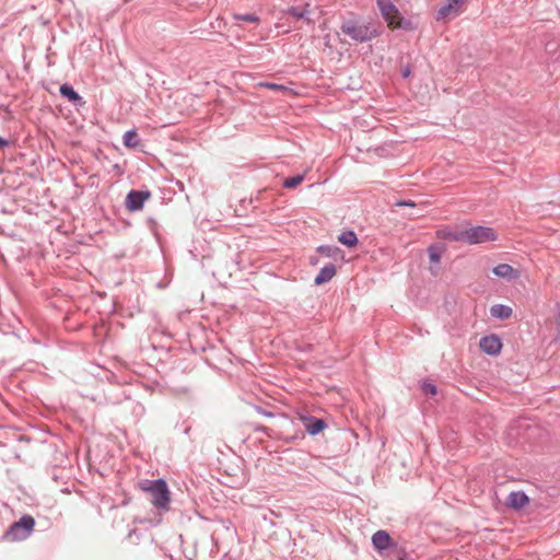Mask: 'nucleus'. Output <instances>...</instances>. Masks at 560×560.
Wrapping results in <instances>:
<instances>
[{
    "label": "nucleus",
    "mask_w": 560,
    "mask_h": 560,
    "mask_svg": "<svg viewBox=\"0 0 560 560\" xmlns=\"http://www.w3.org/2000/svg\"><path fill=\"white\" fill-rule=\"evenodd\" d=\"M139 488L147 494L148 500L160 512V515L170 510L171 492L167 482L163 478L142 480L139 482ZM160 523L161 516L154 522H150L151 525Z\"/></svg>",
    "instance_id": "f257e3e1"
},
{
    "label": "nucleus",
    "mask_w": 560,
    "mask_h": 560,
    "mask_svg": "<svg viewBox=\"0 0 560 560\" xmlns=\"http://www.w3.org/2000/svg\"><path fill=\"white\" fill-rule=\"evenodd\" d=\"M341 32L357 43H368L381 35V31L373 22H365L360 18L342 21Z\"/></svg>",
    "instance_id": "f03ea898"
},
{
    "label": "nucleus",
    "mask_w": 560,
    "mask_h": 560,
    "mask_svg": "<svg viewBox=\"0 0 560 560\" xmlns=\"http://www.w3.org/2000/svg\"><path fill=\"white\" fill-rule=\"evenodd\" d=\"M35 524V518L32 515L24 514L4 530L1 539L11 542L25 540L34 532Z\"/></svg>",
    "instance_id": "7ed1b4c3"
},
{
    "label": "nucleus",
    "mask_w": 560,
    "mask_h": 560,
    "mask_svg": "<svg viewBox=\"0 0 560 560\" xmlns=\"http://www.w3.org/2000/svg\"><path fill=\"white\" fill-rule=\"evenodd\" d=\"M465 243L483 244L498 240V233L490 226L477 225L464 229Z\"/></svg>",
    "instance_id": "20e7f679"
},
{
    "label": "nucleus",
    "mask_w": 560,
    "mask_h": 560,
    "mask_svg": "<svg viewBox=\"0 0 560 560\" xmlns=\"http://www.w3.org/2000/svg\"><path fill=\"white\" fill-rule=\"evenodd\" d=\"M150 198L149 189H131L125 198V207L129 212H138L143 209L145 201Z\"/></svg>",
    "instance_id": "39448f33"
},
{
    "label": "nucleus",
    "mask_w": 560,
    "mask_h": 560,
    "mask_svg": "<svg viewBox=\"0 0 560 560\" xmlns=\"http://www.w3.org/2000/svg\"><path fill=\"white\" fill-rule=\"evenodd\" d=\"M372 546L376 550V552L381 556H386V553L393 549L395 540L387 530L380 529L372 535Z\"/></svg>",
    "instance_id": "423d86ee"
},
{
    "label": "nucleus",
    "mask_w": 560,
    "mask_h": 560,
    "mask_svg": "<svg viewBox=\"0 0 560 560\" xmlns=\"http://www.w3.org/2000/svg\"><path fill=\"white\" fill-rule=\"evenodd\" d=\"M390 560H417L412 546L407 541H396L386 556Z\"/></svg>",
    "instance_id": "0eeeda50"
},
{
    "label": "nucleus",
    "mask_w": 560,
    "mask_h": 560,
    "mask_svg": "<svg viewBox=\"0 0 560 560\" xmlns=\"http://www.w3.org/2000/svg\"><path fill=\"white\" fill-rule=\"evenodd\" d=\"M479 348L483 353L497 357L502 351L503 342L497 334H490L480 338Z\"/></svg>",
    "instance_id": "6e6552de"
},
{
    "label": "nucleus",
    "mask_w": 560,
    "mask_h": 560,
    "mask_svg": "<svg viewBox=\"0 0 560 560\" xmlns=\"http://www.w3.org/2000/svg\"><path fill=\"white\" fill-rule=\"evenodd\" d=\"M465 1L466 0H446V2L435 11V20L445 21L458 15Z\"/></svg>",
    "instance_id": "1a4fd4ad"
},
{
    "label": "nucleus",
    "mask_w": 560,
    "mask_h": 560,
    "mask_svg": "<svg viewBox=\"0 0 560 560\" xmlns=\"http://www.w3.org/2000/svg\"><path fill=\"white\" fill-rule=\"evenodd\" d=\"M300 420L302 421L304 425V433L315 436L323 432L327 427L328 423L323 418H317L311 415H300Z\"/></svg>",
    "instance_id": "9d476101"
},
{
    "label": "nucleus",
    "mask_w": 560,
    "mask_h": 560,
    "mask_svg": "<svg viewBox=\"0 0 560 560\" xmlns=\"http://www.w3.org/2000/svg\"><path fill=\"white\" fill-rule=\"evenodd\" d=\"M492 273L501 279L512 282L521 277L520 270L515 269L509 264H499L492 268Z\"/></svg>",
    "instance_id": "9b49d317"
},
{
    "label": "nucleus",
    "mask_w": 560,
    "mask_h": 560,
    "mask_svg": "<svg viewBox=\"0 0 560 560\" xmlns=\"http://www.w3.org/2000/svg\"><path fill=\"white\" fill-rule=\"evenodd\" d=\"M59 93L63 98L68 100L75 107H83L86 103L70 83L61 84L59 88Z\"/></svg>",
    "instance_id": "f8f14e48"
},
{
    "label": "nucleus",
    "mask_w": 560,
    "mask_h": 560,
    "mask_svg": "<svg viewBox=\"0 0 560 560\" xmlns=\"http://www.w3.org/2000/svg\"><path fill=\"white\" fill-rule=\"evenodd\" d=\"M529 503V497L524 491H512L505 505L514 511H520Z\"/></svg>",
    "instance_id": "ddd939ff"
},
{
    "label": "nucleus",
    "mask_w": 560,
    "mask_h": 560,
    "mask_svg": "<svg viewBox=\"0 0 560 560\" xmlns=\"http://www.w3.org/2000/svg\"><path fill=\"white\" fill-rule=\"evenodd\" d=\"M337 272V268L334 264L329 262L323 266L318 273L314 278L315 285H322L329 282Z\"/></svg>",
    "instance_id": "4468645a"
},
{
    "label": "nucleus",
    "mask_w": 560,
    "mask_h": 560,
    "mask_svg": "<svg viewBox=\"0 0 560 560\" xmlns=\"http://www.w3.org/2000/svg\"><path fill=\"white\" fill-rule=\"evenodd\" d=\"M376 4L386 22L394 18V15H399V10L392 0H376Z\"/></svg>",
    "instance_id": "2eb2a0df"
},
{
    "label": "nucleus",
    "mask_w": 560,
    "mask_h": 560,
    "mask_svg": "<svg viewBox=\"0 0 560 560\" xmlns=\"http://www.w3.org/2000/svg\"><path fill=\"white\" fill-rule=\"evenodd\" d=\"M317 252L334 260H343L345 258L343 252L336 245H320L317 247Z\"/></svg>",
    "instance_id": "dca6fc26"
},
{
    "label": "nucleus",
    "mask_w": 560,
    "mask_h": 560,
    "mask_svg": "<svg viewBox=\"0 0 560 560\" xmlns=\"http://www.w3.org/2000/svg\"><path fill=\"white\" fill-rule=\"evenodd\" d=\"M308 3L305 7L292 5L288 8L287 14L295 20H305L307 23H312V20L308 18Z\"/></svg>",
    "instance_id": "f3484780"
},
{
    "label": "nucleus",
    "mask_w": 560,
    "mask_h": 560,
    "mask_svg": "<svg viewBox=\"0 0 560 560\" xmlns=\"http://www.w3.org/2000/svg\"><path fill=\"white\" fill-rule=\"evenodd\" d=\"M438 234L440 237L447 240V241L465 243L464 229L455 230V229L446 228V229L440 230L438 232Z\"/></svg>",
    "instance_id": "a211bd4d"
},
{
    "label": "nucleus",
    "mask_w": 560,
    "mask_h": 560,
    "mask_svg": "<svg viewBox=\"0 0 560 560\" xmlns=\"http://www.w3.org/2000/svg\"><path fill=\"white\" fill-rule=\"evenodd\" d=\"M512 313V307L504 304H494L490 307V315L501 320L510 318Z\"/></svg>",
    "instance_id": "6ab92c4d"
},
{
    "label": "nucleus",
    "mask_w": 560,
    "mask_h": 560,
    "mask_svg": "<svg viewBox=\"0 0 560 560\" xmlns=\"http://www.w3.org/2000/svg\"><path fill=\"white\" fill-rule=\"evenodd\" d=\"M388 25L394 28H400V30H412V22L401 15L399 12V15H394L388 22Z\"/></svg>",
    "instance_id": "aec40b11"
},
{
    "label": "nucleus",
    "mask_w": 560,
    "mask_h": 560,
    "mask_svg": "<svg viewBox=\"0 0 560 560\" xmlns=\"http://www.w3.org/2000/svg\"><path fill=\"white\" fill-rule=\"evenodd\" d=\"M338 241L348 248H352V247L357 246V244L359 243L358 236H357L355 232L352 230L342 232L338 236Z\"/></svg>",
    "instance_id": "412c9836"
},
{
    "label": "nucleus",
    "mask_w": 560,
    "mask_h": 560,
    "mask_svg": "<svg viewBox=\"0 0 560 560\" xmlns=\"http://www.w3.org/2000/svg\"><path fill=\"white\" fill-rule=\"evenodd\" d=\"M139 141V136L135 129L126 131L122 137V143L126 148H136Z\"/></svg>",
    "instance_id": "4be33fe9"
},
{
    "label": "nucleus",
    "mask_w": 560,
    "mask_h": 560,
    "mask_svg": "<svg viewBox=\"0 0 560 560\" xmlns=\"http://www.w3.org/2000/svg\"><path fill=\"white\" fill-rule=\"evenodd\" d=\"M304 179H305L304 174H295L293 176H289V177L284 178L282 186L287 189H294L299 185H301Z\"/></svg>",
    "instance_id": "5701e85b"
},
{
    "label": "nucleus",
    "mask_w": 560,
    "mask_h": 560,
    "mask_svg": "<svg viewBox=\"0 0 560 560\" xmlns=\"http://www.w3.org/2000/svg\"><path fill=\"white\" fill-rule=\"evenodd\" d=\"M444 252V246L430 245L428 248L429 259L431 264H439Z\"/></svg>",
    "instance_id": "b1692460"
},
{
    "label": "nucleus",
    "mask_w": 560,
    "mask_h": 560,
    "mask_svg": "<svg viewBox=\"0 0 560 560\" xmlns=\"http://www.w3.org/2000/svg\"><path fill=\"white\" fill-rule=\"evenodd\" d=\"M420 388L422 392L430 396H435L438 394L436 385L430 380H423L420 382Z\"/></svg>",
    "instance_id": "393cba45"
},
{
    "label": "nucleus",
    "mask_w": 560,
    "mask_h": 560,
    "mask_svg": "<svg viewBox=\"0 0 560 560\" xmlns=\"http://www.w3.org/2000/svg\"><path fill=\"white\" fill-rule=\"evenodd\" d=\"M235 20L243 21L246 23H256L259 21V18L255 13H243V14H236Z\"/></svg>",
    "instance_id": "a878e982"
},
{
    "label": "nucleus",
    "mask_w": 560,
    "mask_h": 560,
    "mask_svg": "<svg viewBox=\"0 0 560 560\" xmlns=\"http://www.w3.org/2000/svg\"><path fill=\"white\" fill-rule=\"evenodd\" d=\"M305 438V433L303 430H298L294 434L292 435H283L282 436V440L285 442V443H294L296 441H300V440H303Z\"/></svg>",
    "instance_id": "bb28decb"
},
{
    "label": "nucleus",
    "mask_w": 560,
    "mask_h": 560,
    "mask_svg": "<svg viewBox=\"0 0 560 560\" xmlns=\"http://www.w3.org/2000/svg\"><path fill=\"white\" fill-rule=\"evenodd\" d=\"M555 320H556V329L558 331V336H560V302H557L555 305Z\"/></svg>",
    "instance_id": "cd10ccee"
},
{
    "label": "nucleus",
    "mask_w": 560,
    "mask_h": 560,
    "mask_svg": "<svg viewBox=\"0 0 560 560\" xmlns=\"http://www.w3.org/2000/svg\"><path fill=\"white\" fill-rule=\"evenodd\" d=\"M397 207H416V203L412 200H399L396 202Z\"/></svg>",
    "instance_id": "c85d7f7f"
},
{
    "label": "nucleus",
    "mask_w": 560,
    "mask_h": 560,
    "mask_svg": "<svg viewBox=\"0 0 560 560\" xmlns=\"http://www.w3.org/2000/svg\"><path fill=\"white\" fill-rule=\"evenodd\" d=\"M265 86L271 90H282L283 85L277 84V83H266Z\"/></svg>",
    "instance_id": "c756f323"
},
{
    "label": "nucleus",
    "mask_w": 560,
    "mask_h": 560,
    "mask_svg": "<svg viewBox=\"0 0 560 560\" xmlns=\"http://www.w3.org/2000/svg\"><path fill=\"white\" fill-rule=\"evenodd\" d=\"M9 145V140L0 136V150Z\"/></svg>",
    "instance_id": "7c9ffc66"
},
{
    "label": "nucleus",
    "mask_w": 560,
    "mask_h": 560,
    "mask_svg": "<svg viewBox=\"0 0 560 560\" xmlns=\"http://www.w3.org/2000/svg\"><path fill=\"white\" fill-rule=\"evenodd\" d=\"M411 73V70L409 67H406L402 71H401V75L402 78H408Z\"/></svg>",
    "instance_id": "2f4dec72"
},
{
    "label": "nucleus",
    "mask_w": 560,
    "mask_h": 560,
    "mask_svg": "<svg viewBox=\"0 0 560 560\" xmlns=\"http://www.w3.org/2000/svg\"><path fill=\"white\" fill-rule=\"evenodd\" d=\"M259 411H260L262 415H265L266 417H273V413H272V412L261 410L260 408H259Z\"/></svg>",
    "instance_id": "473e14b6"
}]
</instances>
